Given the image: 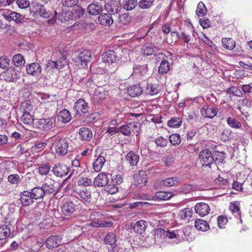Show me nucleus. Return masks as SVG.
<instances>
[{"mask_svg": "<svg viewBox=\"0 0 252 252\" xmlns=\"http://www.w3.org/2000/svg\"><path fill=\"white\" fill-rule=\"evenodd\" d=\"M183 233V231L180 230L170 231L169 230L165 231L161 228H158L156 230L155 235V237L158 239L168 238L169 239L175 238L179 240L180 236L182 235Z\"/></svg>", "mask_w": 252, "mask_h": 252, "instance_id": "obj_1", "label": "nucleus"}, {"mask_svg": "<svg viewBox=\"0 0 252 252\" xmlns=\"http://www.w3.org/2000/svg\"><path fill=\"white\" fill-rule=\"evenodd\" d=\"M140 130V124L138 122L129 123L121 126L120 127L121 132L125 135H130L139 134Z\"/></svg>", "mask_w": 252, "mask_h": 252, "instance_id": "obj_2", "label": "nucleus"}, {"mask_svg": "<svg viewBox=\"0 0 252 252\" xmlns=\"http://www.w3.org/2000/svg\"><path fill=\"white\" fill-rule=\"evenodd\" d=\"M55 118L51 117L46 119L37 120L33 124V126L42 130H49L55 126Z\"/></svg>", "mask_w": 252, "mask_h": 252, "instance_id": "obj_3", "label": "nucleus"}, {"mask_svg": "<svg viewBox=\"0 0 252 252\" xmlns=\"http://www.w3.org/2000/svg\"><path fill=\"white\" fill-rule=\"evenodd\" d=\"M92 55L91 52L88 50H84L76 58L75 63L80 68H85L87 67L88 63L91 62Z\"/></svg>", "mask_w": 252, "mask_h": 252, "instance_id": "obj_4", "label": "nucleus"}, {"mask_svg": "<svg viewBox=\"0 0 252 252\" xmlns=\"http://www.w3.org/2000/svg\"><path fill=\"white\" fill-rule=\"evenodd\" d=\"M55 149L56 153L60 155H65L67 152L68 144L65 138L57 137L55 138Z\"/></svg>", "mask_w": 252, "mask_h": 252, "instance_id": "obj_5", "label": "nucleus"}, {"mask_svg": "<svg viewBox=\"0 0 252 252\" xmlns=\"http://www.w3.org/2000/svg\"><path fill=\"white\" fill-rule=\"evenodd\" d=\"M20 72L17 69L9 68L0 75L1 79L8 82H13L19 78Z\"/></svg>", "mask_w": 252, "mask_h": 252, "instance_id": "obj_6", "label": "nucleus"}, {"mask_svg": "<svg viewBox=\"0 0 252 252\" xmlns=\"http://www.w3.org/2000/svg\"><path fill=\"white\" fill-rule=\"evenodd\" d=\"M200 160L203 166H210L214 161L211 152L208 149L200 151L199 156Z\"/></svg>", "mask_w": 252, "mask_h": 252, "instance_id": "obj_7", "label": "nucleus"}, {"mask_svg": "<svg viewBox=\"0 0 252 252\" xmlns=\"http://www.w3.org/2000/svg\"><path fill=\"white\" fill-rule=\"evenodd\" d=\"M32 6L34 9L35 14L44 18H48L50 16V13L47 10L44 6L39 2H34L32 3Z\"/></svg>", "mask_w": 252, "mask_h": 252, "instance_id": "obj_8", "label": "nucleus"}, {"mask_svg": "<svg viewBox=\"0 0 252 252\" xmlns=\"http://www.w3.org/2000/svg\"><path fill=\"white\" fill-rule=\"evenodd\" d=\"M69 171L70 168L67 165L61 163L55 164L52 169L53 174L60 177L67 175Z\"/></svg>", "mask_w": 252, "mask_h": 252, "instance_id": "obj_9", "label": "nucleus"}, {"mask_svg": "<svg viewBox=\"0 0 252 252\" xmlns=\"http://www.w3.org/2000/svg\"><path fill=\"white\" fill-rule=\"evenodd\" d=\"M74 109L76 113L79 115H83L88 111L89 106L87 102L84 99L80 98L74 104Z\"/></svg>", "mask_w": 252, "mask_h": 252, "instance_id": "obj_10", "label": "nucleus"}, {"mask_svg": "<svg viewBox=\"0 0 252 252\" xmlns=\"http://www.w3.org/2000/svg\"><path fill=\"white\" fill-rule=\"evenodd\" d=\"M77 206L71 201L64 202L61 207L62 212L66 216L72 215L76 209Z\"/></svg>", "mask_w": 252, "mask_h": 252, "instance_id": "obj_11", "label": "nucleus"}, {"mask_svg": "<svg viewBox=\"0 0 252 252\" xmlns=\"http://www.w3.org/2000/svg\"><path fill=\"white\" fill-rule=\"evenodd\" d=\"M56 182L52 179L47 180L42 185L41 188L45 195H49L56 192L55 189Z\"/></svg>", "mask_w": 252, "mask_h": 252, "instance_id": "obj_12", "label": "nucleus"}, {"mask_svg": "<svg viewBox=\"0 0 252 252\" xmlns=\"http://www.w3.org/2000/svg\"><path fill=\"white\" fill-rule=\"evenodd\" d=\"M218 109L216 107H209L208 106H203L200 110L201 115L205 118H213L218 113Z\"/></svg>", "mask_w": 252, "mask_h": 252, "instance_id": "obj_13", "label": "nucleus"}, {"mask_svg": "<svg viewBox=\"0 0 252 252\" xmlns=\"http://www.w3.org/2000/svg\"><path fill=\"white\" fill-rule=\"evenodd\" d=\"M61 238L58 235H53L48 238L46 240V245L47 248L52 249L57 248L61 244Z\"/></svg>", "mask_w": 252, "mask_h": 252, "instance_id": "obj_14", "label": "nucleus"}, {"mask_svg": "<svg viewBox=\"0 0 252 252\" xmlns=\"http://www.w3.org/2000/svg\"><path fill=\"white\" fill-rule=\"evenodd\" d=\"M27 72L34 77L38 76L41 72V67L39 63H34L27 66Z\"/></svg>", "mask_w": 252, "mask_h": 252, "instance_id": "obj_15", "label": "nucleus"}, {"mask_svg": "<svg viewBox=\"0 0 252 252\" xmlns=\"http://www.w3.org/2000/svg\"><path fill=\"white\" fill-rule=\"evenodd\" d=\"M108 181L107 175L104 173H101L94 178L93 185L94 187H101L106 186L108 184Z\"/></svg>", "mask_w": 252, "mask_h": 252, "instance_id": "obj_16", "label": "nucleus"}, {"mask_svg": "<svg viewBox=\"0 0 252 252\" xmlns=\"http://www.w3.org/2000/svg\"><path fill=\"white\" fill-rule=\"evenodd\" d=\"M77 194V198L80 199L83 202H89L91 198V192L87 189H77L75 190Z\"/></svg>", "mask_w": 252, "mask_h": 252, "instance_id": "obj_17", "label": "nucleus"}, {"mask_svg": "<svg viewBox=\"0 0 252 252\" xmlns=\"http://www.w3.org/2000/svg\"><path fill=\"white\" fill-rule=\"evenodd\" d=\"M34 199L30 191H24L20 195V201L23 206L26 207L32 204Z\"/></svg>", "mask_w": 252, "mask_h": 252, "instance_id": "obj_18", "label": "nucleus"}, {"mask_svg": "<svg viewBox=\"0 0 252 252\" xmlns=\"http://www.w3.org/2000/svg\"><path fill=\"white\" fill-rule=\"evenodd\" d=\"M195 211L199 216L204 217L209 213L210 207L207 204L204 202H200L196 204Z\"/></svg>", "mask_w": 252, "mask_h": 252, "instance_id": "obj_19", "label": "nucleus"}, {"mask_svg": "<svg viewBox=\"0 0 252 252\" xmlns=\"http://www.w3.org/2000/svg\"><path fill=\"white\" fill-rule=\"evenodd\" d=\"M102 5L98 2L91 3L87 7L88 13L92 15L99 14L102 11Z\"/></svg>", "mask_w": 252, "mask_h": 252, "instance_id": "obj_20", "label": "nucleus"}, {"mask_svg": "<svg viewBox=\"0 0 252 252\" xmlns=\"http://www.w3.org/2000/svg\"><path fill=\"white\" fill-rule=\"evenodd\" d=\"M98 20L101 25L106 26H110L114 22L111 14L109 13H102L99 15Z\"/></svg>", "mask_w": 252, "mask_h": 252, "instance_id": "obj_21", "label": "nucleus"}, {"mask_svg": "<svg viewBox=\"0 0 252 252\" xmlns=\"http://www.w3.org/2000/svg\"><path fill=\"white\" fill-rule=\"evenodd\" d=\"M105 94L101 88L96 89L92 97L93 103L98 104L102 101L105 98Z\"/></svg>", "mask_w": 252, "mask_h": 252, "instance_id": "obj_22", "label": "nucleus"}, {"mask_svg": "<svg viewBox=\"0 0 252 252\" xmlns=\"http://www.w3.org/2000/svg\"><path fill=\"white\" fill-rule=\"evenodd\" d=\"M102 60L109 63H115L117 60V56L113 50H108L102 55Z\"/></svg>", "mask_w": 252, "mask_h": 252, "instance_id": "obj_23", "label": "nucleus"}, {"mask_svg": "<svg viewBox=\"0 0 252 252\" xmlns=\"http://www.w3.org/2000/svg\"><path fill=\"white\" fill-rule=\"evenodd\" d=\"M148 226V222L144 220H140L137 221L133 227L135 232L142 234L145 232Z\"/></svg>", "mask_w": 252, "mask_h": 252, "instance_id": "obj_24", "label": "nucleus"}, {"mask_svg": "<svg viewBox=\"0 0 252 252\" xmlns=\"http://www.w3.org/2000/svg\"><path fill=\"white\" fill-rule=\"evenodd\" d=\"M57 118L59 122L66 123L71 120V116L68 110L64 109L58 113Z\"/></svg>", "mask_w": 252, "mask_h": 252, "instance_id": "obj_25", "label": "nucleus"}, {"mask_svg": "<svg viewBox=\"0 0 252 252\" xmlns=\"http://www.w3.org/2000/svg\"><path fill=\"white\" fill-rule=\"evenodd\" d=\"M79 135L81 140L89 141L93 136L92 132L87 127L81 128L79 130Z\"/></svg>", "mask_w": 252, "mask_h": 252, "instance_id": "obj_26", "label": "nucleus"}, {"mask_svg": "<svg viewBox=\"0 0 252 252\" xmlns=\"http://www.w3.org/2000/svg\"><path fill=\"white\" fill-rule=\"evenodd\" d=\"M103 155L104 153H102L94 162L93 167L96 172H99L101 170L104 164L106 162V159Z\"/></svg>", "mask_w": 252, "mask_h": 252, "instance_id": "obj_27", "label": "nucleus"}, {"mask_svg": "<svg viewBox=\"0 0 252 252\" xmlns=\"http://www.w3.org/2000/svg\"><path fill=\"white\" fill-rule=\"evenodd\" d=\"M30 192L32 194V198L35 200L42 199L46 195L41 187H35Z\"/></svg>", "mask_w": 252, "mask_h": 252, "instance_id": "obj_28", "label": "nucleus"}, {"mask_svg": "<svg viewBox=\"0 0 252 252\" xmlns=\"http://www.w3.org/2000/svg\"><path fill=\"white\" fill-rule=\"evenodd\" d=\"M229 210L236 218L240 220V222H242L241 219L240 208L239 205L236 203H231L229 207Z\"/></svg>", "mask_w": 252, "mask_h": 252, "instance_id": "obj_29", "label": "nucleus"}, {"mask_svg": "<svg viewBox=\"0 0 252 252\" xmlns=\"http://www.w3.org/2000/svg\"><path fill=\"white\" fill-rule=\"evenodd\" d=\"M180 179L179 177H174L172 178H168L164 180L160 181V185L165 187H172L180 183Z\"/></svg>", "mask_w": 252, "mask_h": 252, "instance_id": "obj_30", "label": "nucleus"}, {"mask_svg": "<svg viewBox=\"0 0 252 252\" xmlns=\"http://www.w3.org/2000/svg\"><path fill=\"white\" fill-rule=\"evenodd\" d=\"M145 91L147 94L154 95L158 94L160 92V88L158 85L147 83Z\"/></svg>", "mask_w": 252, "mask_h": 252, "instance_id": "obj_31", "label": "nucleus"}, {"mask_svg": "<svg viewBox=\"0 0 252 252\" xmlns=\"http://www.w3.org/2000/svg\"><path fill=\"white\" fill-rule=\"evenodd\" d=\"M139 159V156L132 151L129 152L126 156V159L131 166L136 165Z\"/></svg>", "mask_w": 252, "mask_h": 252, "instance_id": "obj_32", "label": "nucleus"}, {"mask_svg": "<svg viewBox=\"0 0 252 252\" xmlns=\"http://www.w3.org/2000/svg\"><path fill=\"white\" fill-rule=\"evenodd\" d=\"M71 16L73 19L75 20L81 18L85 13V10L80 6H75L71 10Z\"/></svg>", "mask_w": 252, "mask_h": 252, "instance_id": "obj_33", "label": "nucleus"}, {"mask_svg": "<svg viewBox=\"0 0 252 252\" xmlns=\"http://www.w3.org/2000/svg\"><path fill=\"white\" fill-rule=\"evenodd\" d=\"M194 226L197 230L202 231H206L210 228L207 222L200 219H197L195 221Z\"/></svg>", "mask_w": 252, "mask_h": 252, "instance_id": "obj_34", "label": "nucleus"}, {"mask_svg": "<svg viewBox=\"0 0 252 252\" xmlns=\"http://www.w3.org/2000/svg\"><path fill=\"white\" fill-rule=\"evenodd\" d=\"M142 92V89L139 85H135L130 87L127 90V93L131 97H136L140 95Z\"/></svg>", "mask_w": 252, "mask_h": 252, "instance_id": "obj_35", "label": "nucleus"}, {"mask_svg": "<svg viewBox=\"0 0 252 252\" xmlns=\"http://www.w3.org/2000/svg\"><path fill=\"white\" fill-rule=\"evenodd\" d=\"M7 18L8 22H11V21H14L16 23L19 24L23 22L22 20L24 19L23 16L20 14L12 11L10 12V15L9 17L8 16Z\"/></svg>", "mask_w": 252, "mask_h": 252, "instance_id": "obj_36", "label": "nucleus"}, {"mask_svg": "<svg viewBox=\"0 0 252 252\" xmlns=\"http://www.w3.org/2000/svg\"><path fill=\"white\" fill-rule=\"evenodd\" d=\"M221 43L224 48L232 50L235 46V41L231 38H223Z\"/></svg>", "mask_w": 252, "mask_h": 252, "instance_id": "obj_37", "label": "nucleus"}, {"mask_svg": "<svg viewBox=\"0 0 252 252\" xmlns=\"http://www.w3.org/2000/svg\"><path fill=\"white\" fill-rule=\"evenodd\" d=\"M170 69V63L166 60H163L158 67V72L161 74L167 73Z\"/></svg>", "mask_w": 252, "mask_h": 252, "instance_id": "obj_38", "label": "nucleus"}, {"mask_svg": "<svg viewBox=\"0 0 252 252\" xmlns=\"http://www.w3.org/2000/svg\"><path fill=\"white\" fill-rule=\"evenodd\" d=\"M131 17L128 13H125L119 15L117 22L122 25H126L129 23Z\"/></svg>", "mask_w": 252, "mask_h": 252, "instance_id": "obj_39", "label": "nucleus"}, {"mask_svg": "<svg viewBox=\"0 0 252 252\" xmlns=\"http://www.w3.org/2000/svg\"><path fill=\"white\" fill-rule=\"evenodd\" d=\"M137 1L135 0H124L123 6L124 9L129 11L134 9L137 5Z\"/></svg>", "mask_w": 252, "mask_h": 252, "instance_id": "obj_40", "label": "nucleus"}, {"mask_svg": "<svg viewBox=\"0 0 252 252\" xmlns=\"http://www.w3.org/2000/svg\"><path fill=\"white\" fill-rule=\"evenodd\" d=\"M112 222L111 221H106L102 220H93L91 222L92 226L94 227H109L112 225Z\"/></svg>", "mask_w": 252, "mask_h": 252, "instance_id": "obj_41", "label": "nucleus"}, {"mask_svg": "<svg viewBox=\"0 0 252 252\" xmlns=\"http://www.w3.org/2000/svg\"><path fill=\"white\" fill-rule=\"evenodd\" d=\"M21 117V121L25 124L27 125H31L33 123V116L30 113H23Z\"/></svg>", "mask_w": 252, "mask_h": 252, "instance_id": "obj_42", "label": "nucleus"}, {"mask_svg": "<svg viewBox=\"0 0 252 252\" xmlns=\"http://www.w3.org/2000/svg\"><path fill=\"white\" fill-rule=\"evenodd\" d=\"M10 228L7 227V225L1 226L0 227V240H3L6 239L10 235Z\"/></svg>", "mask_w": 252, "mask_h": 252, "instance_id": "obj_43", "label": "nucleus"}, {"mask_svg": "<svg viewBox=\"0 0 252 252\" xmlns=\"http://www.w3.org/2000/svg\"><path fill=\"white\" fill-rule=\"evenodd\" d=\"M179 216L183 220H189L192 215V210L191 208H186L180 211Z\"/></svg>", "mask_w": 252, "mask_h": 252, "instance_id": "obj_44", "label": "nucleus"}, {"mask_svg": "<svg viewBox=\"0 0 252 252\" xmlns=\"http://www.w3.org/2000/svg\"><path fill=\"white\" fill-rule=\"evenodd\" d=\"M133 69L134 72L143 75L147 73L148 70V67L147 64H136L133 66Z\"/></svg>", "mask_w": 252, "mask_h": 252, "instance_id": "obj_45", "label": "nucleus"}, {"mask_svg": "<svg viewBox=\"0 0 252 252\" xmlns=\"http://www.w3.org/2000/svg\"><path fill=\"white\" fill-rule=\"evenodd\" d=\"M12 62L16 66H20L25 63L23 56L20 54H16L13 56Z\"/></svg>", "mask_w": 252, "mask_h": 252, "instance_id": "obj_46", "label": "nucleus"}, {"mask_svg": "<svg viewBox=\"0 0 252 252\" xmlns=\"http://www.w3.org/2000/svg\"><path fill=\"white\" fill-rule=\"evenodd\" d=\"M22 113H30L33 109V104L29 100H26L21 104Z\"/></svg>", "mask_w": 252, "mask_h": 252, "instance_id": "obj_47", "label": "nucleus"}, {"mask_svg": "<svg viewBox=\"0 0 252 252\" xmlns=\"http://www.w3.org/2000/svg\"><path fill=\"white\" fill-rule=\"evenodd\" d=\"M182 124V118L180 117H174L168 122V126L172 127H179Z\"/></svg>", "mask_w": 252, "mask_h": 252, "instance_id": "obj_48", "label": "nucleus"}, {"mask_svg": "<svg viewBox=\"0 0 252 252\" xmlns=\"http://www.w3.org/2000/svg\"><path fill=\"white\" fill-rule=\"evenodd\" d=\"M207 11V8L204 3L201 1L199 2L197 4L196 10V15L198 16H203L206 14Z\"/></svg>", "mask_w": 252, "mask_h": 252, "instance_id": "obj_49", "label": "nucleus"}, {"mask_svg": "<svg viewBox=\"0 0 252 252\" xmlns=\"http://www.w3.org/2000/svg\"><path fill=\"white\" fill-rule=\"evenodd\" d=\"M156 197L160 200H168L173 195L171 192L158 191L155 194Z\"/></svg>", "mask_w": 252, "mask_h": 252, "instance_id": "obj_50", "label": "nucleus"}, {"mask_svg": "<svg viewBox=\"0 0 252 252\" xmlns=\"http://www.w3.org/2000/svg\"><path fill=\"white\" fill-rule=\"evenodd\" d=\"M105 243L112 247L116 243V234L113 233H108L104 238Z\"/></svg>", "mask_w": 252, "mask_h": 252, "instance_id": "obj_51", "label": "nucleus"}, {"mask_svg": "<svg viewBox=\"0 0 252 252\" xmlns=\"http://www.w3.org/2000/svg\"><path fill=\"white\" fill-rule=\"evenodd\" d=\"M143 53L146 56L155 54L157 51V48L155 46H145L142 48Z\"/></svg>", "mask_w": 252, "mask_h": 252, "instance_id": "obj_52", "label": "nucleus"}, {"mask_svg": "<svg viewBox=\"0 0 252 252\" xmlns=\"http://www.w3.org/2000/svg\"><path fill=\"white\" fill-rule=\"evenodd\" d=\"M5 223L10 226H13L16 224L17 220L16 216L13 215V214H7L5 217Z\"/></svg>", "mask_w": 252, "mask_h": 252, "instance_id": "obj_53", "label": "nucleus"}, {"mask_svg": "<svg viewBox=\"0 0 252 252\" xmlns=\"http://www.w3.org/2000/svg\"><path fill=\"white\" fill-rule=\"evenodd\" d=\"M70 11L63 12L58 16V19L62 22H65L69 20H73Z\"/></svg>", "mask_w": 252, "mask_h": 252, "instance_id": "obj_54", "label": "nucleus"}, {"mask_svg": "<svg viewBox=\"0 0 252 252\" xmlns=\"http://www.w3.org/2000/svg\"><path fill=\"white\" fill-rule=\"evenodd\" d=\"M50 170V166L49 164H42L38 168V172L42 176L47 175Z\"/></svg>", "mask_w": 252, "mask_h": 252, "instance_id": "obj_55", "label": "nucleus"}, {"mask_svg": "<svg viewBox=\"0 0 252 252\" xmlns=\"http://www.w3.org/2000/svg\"><path fill=\"white\" fill-rule=\"evenodd\" d=\"M155 0H140L138 5L142 9H148L152 6Z\"/></svg>", "mask_w": 252, "mask_h": 252, "instance_id": "obj_56", "label": "nucleus"}, {"mask_svg": "<svg viewBox=\"0 0 252 252\" xmlns=\"http://www.w3.org/2000/svg\"><path fill=\"white\" fill-rule=\"evenodd\" d=\"M227 123L230 126L233 128H238L241 127L242 126L240 122H238L235 119L230 117L227 119Z\"/></svg>", "mask_w": 252, "mask_h": 252, "instance_id": "obj_57", "label": "nucleus"}, {"mask_svg": "<svg viewBox=\"0 0 252 252\" xmlns=\"http://www.w3.org/2000/svg\"><path fill=\"white\" fill-rule=\"evenodd\" d=\"M169 140L171 144L173 145H178L181 142L180 136L177 134H172L170 135Z\"/></svg>", "mask_w": 252, "mask_h": 252, "instance_id": "obj_58", "label": "nucleus"}, {"mask_svg": "<svg viewBox=\"0 0 252 252\" xmlns=\"http://www.w3.org/2000/svg\"><path fill=\"white\" fill-rule=\"evenodd\" d=\"M155 143L157 146L162 148L167 145L168 140L164 138L162 136H160L155 140Z\"/></svg>", "mask_w": 252, "mask_h": 252, "instance_id": "obj_59", "label": "nucleus"}, {"mask_svg": "<svg viewBox=\"0 0 252 252\" xmlns=\"http://www.w3.org/2000/svg\"><path fill=\"white\" fill-rule=\"evenodd\" d=\"M116 1L114 0L109 1L107 3L104 5V8L106 11L108 13L113 12L114 11L115 6L116 5Z\"/></svg>", "mask_w": 252, "mask_h": 252, "instance_id": "obj_60", "label": "nucleus"}, {"mask_svg": "<svg viewBox=\"0 0 252 252\" xmlns=\"http://www.w3.org/2000/svg\"><path fill=\"white\" fill-rule=\"evenodd\" d=\"M228 93L233 95L241 97L243 95V93L238 89V88L235 87H232L228 89Z\"/></svg>", "mask_w": 252, "mask_h": 252, "instance_id": "obj_61", "label": "nucleus"}, {"mask_svg": "<svg viewBox=\"0 0 252 252\" xmlns=\"http://www.w3.org/2000/svg\"><path fill=\"white\" fill-rule=\"evenodd\" d=\"M8 182L12 184H17L20 181V177L18 174H10L8 176Z\"/></svg>", "mask_w": 252, "mask_h": 252, "instance_id": "obj_62", "label": "nucleus"}, {"mask_svg": "<svg viewBox=\"0 0 252 252\" xmlns=\"http://www.w3.org/2000/svg\"><path fill=\"white\" fill-rule=\"evenodd\" d=\"M112 181L114 184L120 185L123 182V178L120 174H115L112 176Z\"/></svg>", "mask_w": 252, "mask_h": 252, "instance_id": "obj_63", "label": "nucleus"}, {"mask_svg": "<svg viewBox=\"0 0 252 252\" xmlns=\"http://www.w3.org/2000/svg\"><path fill=\"white\" fill-rule=\"evenodd\" d=\"M16 3L20 8H26L30 4V2L28 0H17Z\"/></svg>", "mask_w": 252, "mask_h": 252, "instance_id": "obj_64", "label": "nucleus"}]
</instances>
